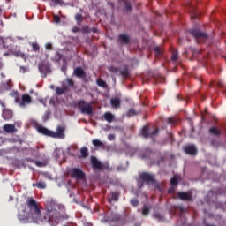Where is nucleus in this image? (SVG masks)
<instances>
[{
    "instance_id": "obj_48",
    "label": "nucleus",
    "mask_w": 226,
    "mask_h": 226,
    "mask_svg": "<svg viewBox=\"0 0 226 226\" xmlns=\"http://www.w3.org/2000/svg\"><path fill=\"white\" fill-rule=\"evenodd\" d=\"M45 47H46L47 50H51L52 49V44H50V43L46 44Z\"/></svg>"
},
{
    "instance_id": "obj_51",
    "label": "nucleus",
    "mask_w": 226,
    "mask_h": 226,
    "mask_svg": "<svg viewBox=\"0 0 226 226\" xmlns=\"http://www.w3.org/2000/svg\"><path fill=\"white\" fill-rule=\"evenodd\" d=\"M108 139L109 140H114V134H109Z\"/></svg>"
},
{
    "instance_id": "obj_8",
    "label": "nucleus",
    "mask_w": 226,
    "mask_h": 226,
    "mask_svg": "<svg viewBox=\"0 0 226 226\" xmlns=\"http://www.w3.org/2000/svg\"><path fill=\"white\" fill-rule=\"evenodd\" d=\"M39 72L46 77L47 73H50V64L49 63H41L39 64Z\"/></svg>"
},
{
    "instance_id": "obj_4",
    "label": "nucleus",
    "mask_w": 226,
    "mask_h": 226,
    "mask_svg": "<svg viewBox=\"0 0 226 226\" xmlns=\"http://www.w3.org/2000/svg\"><path fill=\"white\" fill-rule=\"evenodd\" d=\"M188 33L192 38L196 40L197 43H202V41H206V40L209 38V35H207V34L199 29H190L188 30Z\"/></svg>"
},
{
    "instance_id": "obj_23",
    "label": "nucleus",
    "mask_w": 226,
    "mask_h": 226,
    "mask_svg": "<svg viewBox=\"0 0 226 226\" xmlns=\"http://www.w3.org/2000/svg\"><path fill=\"white\" fill-rule=\"evenodd\" d=\"M8 89H11V81L2 83L1 91H8Z\"/></svg>"
},
{
    "instance_id": "obj_37",
    "label": "nucleus",
    "mask_w": 226,
    "mask_h": 226,
    "mask_svg": "<svg viewBox=\"0 0 226 226\" xmlns=\"http://www.w3.org/2000/svg\"><path fill=\"white\" fill-rule=\"evenodd\" d=\"M176 123H177V120H176V118H174V117L168 118L169 124H176Z\"/></svg>"
},
{
    "instance_id": "obj_25",
    "label": "nucleus",
    "mask_w": 226,
    "mask_h": 226,
    "mask_svg": "<svg viewBox=\"0 0 226 226\" xmlns=\"http://www.w3.org/2000/svg\"><path fill=\"white\" fill-rule=\"evenodd\" d=\"M13 55L16 57H21V59H24L25 61H26V59H27V56H26V54L22 53L20 50L13 51Z\"/></svg>"
},
{
    "instance_id": "obj_50",
    "label": "nucleus",
    "mask_w": 226,
    "mask_h": 226,
    "mask_svg": "<svg viewBox=\"0 0 226 226\" xmlns=\"http://www.w3.org/2000/svg\"><path fill=\"white\" fill-rule=\"evenodd\" d=\"M67 84H68V86H73V80L67 79Z\"/></svg>"
},
{
    "instance_id": "obj_7",
    "label": "nucleus",
    "mask_w": 226,
    "mask_h": 226,
    "mask_svg": "<svg viewBox=\"0 0 226 226\" xmlns=\"http://www.w3.org/2000/svg\"><path fill=\"white\" fill-rule=\"evenodd\" d=\"M184 153L185 154H189V156H196L197 155V147L195 145H188L183 147Z\"/></svg>"
},
{
    "instance_id": "obj_32",
    "label": "nucleus",
    "mask_w": 226,
    "mask_h": 226,
    "mask_svg": "<svg viewBox=\"0 0 226 226\" xmlns=\"http://www.w3.org/2000/svg\"><path fill=\"white\" fill-rule=\"evenodd\" d=\"M80 154H81L82 158H86L87 156V154H89L87 147H82L80 149Z\"/></svg>"
},
{
    "instance_id": "obj_17",
    "label": "nucleus",
    "mask_w": 226,
    "mask_h": 226,
    "mask_svg": "<svg viewBox=\"0 0 226 226\" xmlns=\"http://www.w3.org/2000/svg\"><path fill=\"white\" fill-rule=\"evenodd\" d=\"M114 109H121V94L114 96Z\"/></svg>"
},
{
    "instance_id": "obj_61",
    "label": "nucleus",
    "mask_w": 226,
    "mask_h": 226,
    "mask_svg": "<svg viewBox=\"0 0 226 226\" xmlns=\"http://www.w3.org/2000/svg\"><path fill=\"white\" fill-rule=\"evenodd\" d=\"M48 177L50 178V176H49Z\"/></svg>"
},
{
    "instance_id": "obj_18",
    "label": "nucleus",
    "mask_w": 226,
    "mask_h": 226,
    "mask_svg": "<svg viewBox=\"0 0 226 226\" xmlns=\"http://www.w3.org/2000/svg\"><path fill=\"white\" fill-rule=\"evenodd\" d=\"M120 75L123 77V79H128V77H130V70L128 67H124L122 70H120Z\"/></svg>"
},
{
    "instance_id": "obj_58",
    "label": "nucleus",
    "mask_w": 226,
    "mask_h": 226,
    "mask_svg": "<svg viewBox=\"0 0 226 226\" xmlns=\"http://www.w3.org/2000/svg\"><path fill=\"white\" fill-rule=\"evenodd\" d=\"M50 88H51V89H54V86H51Z\"/></svg>"
},
{
    "instance_id": "obj_41",
    "label": "nucleus",
    "mask_w": 226,
    "mask_h": 226,
    "mask_svg": "<svg viewBox=\"0 0 226 226\" xmlns=\"http://www.w3.org/2000/svg\"><path fill=\"white\" fill-rule=\"evenodd\" d=\"M54 22L55 24H59V22H61V18L57 15H54Z\"/></svg>"
},
{
    "instance_id": "obj_24",
    "label": "nucleus",
    "mask_w": 226,
    "mask_h": 226,
    "mask_svg": "<svg viewBox=\"0 0 226 226\" xmlns=\"http://www.w3.org/2000/svg\"><path fill=\"white\" fill-rule=\"evenodd\" d=\"M154 52L157 59L158 57H162V56H163V49H162L160 47L154 48Z\"/></svg>"
},
{
    "instance_id": "obj_59",
    "label": "nucleus",
    "mask_w": 226,
    "mask_h": 226,
    "mask_svg": "<svg viewBox=\"0 0 226 226\" xmlns=\"http://www.w3.org/2000/svg\"><path fill=\"white\" fill-rule=\"evenodd\" d=\"M114 72H117V68H115V69H114Z\"/></svg>"
},
{
    "instance_id": "obj_46",
    "label": "nucleus",
    "mask_w": 226,
    "mask_h": 226,
    "mask_svg": "<svg viewBox=\"0 0 226 226\" xmlns=\"http://www.w3.org/2000/svg\"><path fill=\"white\" fill-rule=\"evenodd\" d=\"M119 200V192H114V200L117 201Z\"/></svg>"
},
{
    "instance_id": "obj_3",
    "label": "nucleus",
    "mask_w": 226,
    "mask_h": 226,
    "mask_svg": "<svg viewBox=\"0 0 226 226\" xmlns=\"http://www.w3.org/2000/svg\"><path fill=\"white\" fill-rule=\"evenodd\" d=\"M37 131L42 135H47L48 137H53V139H64V127H57L56 132H54L43 126H37Z\"/></svg>"
},
{
    "instance_id": "obj_54",
    "label": "nucleus",
    "mask_w": 226,
    "mask_h": 226,
    "mask_svg": "<svg viewBox=\"0 0 226 226\" xmlns=\"http://www.w3.org/2000/svg\"><path fill=\"white\" fill-rule=\"evenodd\" d=\"M110 103H111V107H114V98H111Z\"/></svg>"
},
{
    "instance_id": "obj_20",
    "label": "nucleus",
    "mask_w": 226,
    "mask_h": 226,
    "mask_svg": "<svg viewBox=\"0 0 226 226\" xmlns=\"http://www.w3.org/2000/svg\"><path fill=\"white\" fill-rule=\"evenodd\" d=\"M141 160H147L151 158V150L146 149L140 154Z\"/></svg>"
},
{
    "instance_id": "obj_35",
    "label": "nucleus",
    "mask_w": 226,
    "mask_h": 226,
    "mask_svg": "<svg viewBox=\"0 0 226 226\" xmlns=\"http://www.w3.org/2000/svg\"><path fill=\"white\" fill-rule=\"evenodd\" d=\"M97 86H100V87H107V84L102 79H97Z\"/></svg>"
},
{
    "instance_id": "obj_5",
    "label": "nucleus",
    "mask_w": 226,
    "mask_h": 226,
    "mask_svg": "<svg viewBox=\"0 0 226 226\" xmlns=\"http://www.w3.org/2000/svg\"><path fill=\"white\" fill-rule=\"evenodd\" d=\"M78 108L80 109L81 114H87V116H91V114H93V106L89 102L79 101Z\"/></svg>"
},
{
    "instance_id": "obj_1",
    "label": "nucleus",
    "mask_w": 226,
    "mask_h": 226,
    "mask_svg": "<svg viewBox=\"0 0 226 226\" xmlns=\"http://www.w3.org/2000/svg\"><path fill=\"white\" fill-rule=\"evenodd\" d=\"M57 209H64V206L56 202L54 200H49L46 203L45 213L41 215V210L36 200L33 198L26 200V208L22 207L18 218L22 223H57L61 220V213Z\"/></svg>"
},
{
    "instance_id": "obj_28",
    "label": "nucleus",
    "mask_w": 226,
    "mask_h": 226,
    "mask_svg": "<svg viewBox=\"0 0 226 226\" xmlns=\"http://www.w3.org/2000/svg\"><path fill=\"white\" fill-rule=\"evenodd\" d=\"M123 3L124 4V10L127 11H132V4L128 0H123Z\"/></svg>"
},
{
    "instance_id": "obj_55",
    "label": "nucleus",
    "mask_w": 226,
    "mask_h": 226,
    "mask_svg": "<svg viewBox=\"0 0 226 226\" xmlns=\"http://www.w3.org/2000/svg\"><path fill=\"white\" fill-rule=\"evenodd\" d=\"M104 222H110V219H109V217H105Z\"/></svg>"
},
{
    "instance_id": "obj_11",
    "label": "nucleus",
    "mask_w": 226,
    "mask_h": 226,
    "mask_svg": "<svg viewBox=\"0 0 226 226\" xmlns=\"http://www.w3.org/2000/svg\"><path fill=\"white\" fill-rule=\"evenodd\" d=\"M91 163L94 170H102L103 169V164L96 157H91Z\"/></svg>"
},
{
    "instance_id": "obj_52",
    "label": "nucleus",
    "mask_w": 226,
    "mask_h": 226,
    "mask_svg": "<svg viewBox=\"0 0 226 226\" xmlns=\"http://www.w3.org/2000/svg\"><path fill=\"white\" fill-rule=\"evenodd\" d=\"M114 201V193L111 194V199H109L110 204Z\"/></svg>"
},
{
    "instance_id": "obj_21",
    "label": "nucleus",
    "mask_w": 226,
    "mask_h": 226,
    "mask_svg": "<svg viewBox=\"0 0 226 226\" xmlns=\"http://www.w3.org/2000/svg\"><path fill=\"white\" fill-rule=\"evenodd\" d=\"M12 116H13V113L11 112V110H9V109L3 110L4 119H11Z\"/></svg>"
},
{
    "instance_id": "obj_13",
    "label": "nucleus",
    "mask_w": 226,
    "mask_h": 226,
    "mask_svg": "<svg viewBox=\"0 0 226 226\" xmlns=\"http://www.w3.org/2000/svg\"><path fill=\"white\" fill-rule=\"evenodd\" d=\"M3 130L5 131L6 133H15V132H17L15 125L11 124H4L3 127Z\"/></svg>"
},
{
    "instance_id": "obj_27",
    "label": "nucleus",
    "mask_w": 226,
    "mask_h": 226,
    "mask_svg": "<svg viewBox=\"0 0 226 226\" xmlns=\"http://www.w3.org/2000/svg\"><path fill=\"white\" fill-rule=\"evenodd\" d=\"M66 89V85H63L62 87L56 88V94H63V93H65Z\"/></svg>"
},
{
    "instance_id": "obj_12",
    "label": "nucleus",
    "mask_w": 226,
    "mask_h": 226,
    "mask_svg": "<svg viewBox=\"0 0 226 226\" xmlns=\"http://www.w3.org/2000/svg\"><path fill=\"white\" fill-rule=\"evenodd\" d=\"M177 195L179 199H181V200H186L187 202H192V200H193L192 194L188 192H178Z\"/></svg>"
},
{
    "instance_id": "obj_34",
    "label": "nucleus",
    "mask_w": 226,
    "mask_h": 226,
    "mask_svg": "<svg viewBox=\"0 0 226 226\" xmlns=\"http://www.w3.org/2000/svg\"><path fill=\"white\" fill-rule=\"evenodd\" d=\"M177 183H179V180H177V177H173L170 181V184L172 186H177Z\"/></svg>"
},
{
    "instance_id": "obj_42",
    "label": "nucleus",
    "mask_w": 226,
    "mask_h": 226,
    "mask_svg": "<svg viewBox=\"0 0 226 226\" xmlns=\"http://www.w3.org/2000/svg\"><path fill=\"white\" fill-rule=\"evenodd\" d=\"M32 48L33 50L36 51V50H40V46L37 43H32Z\"/></svg>"
},
{
    "instance_id": "obj_56",
    "label": "nucleus",
    "mask_w": 226,
    "mask_h": 226,
    "mask_svg": "<svg viewBox=\"0 0 226 226\" xmlns=\"http://www.w3.org/2000/svg\"><path fill=\"white\" fill-rule=\"evenodd\" d=\"M119 187L122 188V190H124V186L123 185H119Z\"/></svg>"
},
{
    "instance_id": "obj_33",
    "label": "nucleus",
    "mask_w": 226,
    "mask_h": 226,
    "mask_svg": "<svg viewBox=\"0 0 226 226\" xmlns=\"http://www.w3.org/2000/svg\"><path fill=\"white\" fill-rule=\"evenodd\" d=\"M177 57H178L177 50L174 49L172 51L171 61L176 63V61H177Z\"/></svg>"
},
{
    "instance_id": "obj_45",
    "label": "nucleus",
    "mask_w": 226,
    "mask_h": 226,
    "mask_svg": "<svg viewBox=\"0 0 226 226\" xmlns=\"http://www.w3.org/2000/svg\"><path fill=\"white\" fill-rule=\"evenodd\" d=\"M53 3H55V5L59 4L60 6H63V0H51Z\"/></svg>"
},
{
    "instance_id": "obj_19",
    "label": "nucleus",
    "mask_w": 226,
    "mask_h": 226,
    "mask_svg": "<svg viewBox=\"0 0 226 226\" xmlns=\"http://www.w3.org/2000/svg\"><path fill=\"white\" fill-rule=\"evenodd\" d=\"M92 144L94 147H102V149H105V143L102 142L100 139H93Z\"/></svg>"
},
{
    "instance_id": "obj_44",
    "label": "nucleus",
    "mask_w": 226,
    "mask_h": 226,
    "mask_svg": "<svg viewBox=\"0 0 226 226\" xmlns=\"http://www.w3.org/2000/svg\"><path fill=\"white\" fill-rule=\"evenodd\" d=\"M49 116H50V112L46 111L44 116H43V121H48Z\"/></svg>"
},
{
    "instance_id": "obj_39",
    "label": "nucleus",
    "mask_w": 226,
    "mask_h": 226,
    "mask_svg": "<svg viewBox=\"0 0 226 226\" xmlns=\"http://www.w3.org/2000/svg\"><path fill=\"white\" fill-rule=\"evenodd\" d=\"M20 73H26L27 72H29V68L28 67H25V66H21L19 69Z\"/></svg>"
},
{
    "instance_id": "obj_6",
    "label": "nucleus",
    "mask_w": 226,
    "mask_h": 226,
    "mask_svg": "<svg viewBox=\"0 0 226 226\" xmlns=\"http://www.w3.org/2000/svg\"><path fill=\"white\" fill-rule=\"evenodd\" d=\"M158 129H154V131H151L149 126L145 125L142 130L140 131L141 136L144 137V139H153L154 135H158Z\"/></svg>"
},
{
    "instance_id": "obj_14",
    "label": "nucleus",
    "mask_w": 226,
    "mask_h": 226,
    "mask_svg": "<svg viewBox=\"0 0 226 226\" xmlns=\"http://www.w3.org/2000/svg\"><path fill=\"white\" fill-rule=\"evenodd\" d=\"M208 133L210 135H215V137H220V135H222V130L216 126H213L208 130Z\"/></svg>"
},
{
    "instance_id": "obj_36",
    "label": "nucleus",
    "mask_w": 226,
    "mask_h": 226,
    "mask_svg": "<svg viewBox=\"0 0 226 226\" xmlns=\"http://www.w3.org/2000/svg\"><path fill=\"white\" fill-rule=\"evenodd\" d=\"M35 165H36L37 167H45V165H47V162L36 161V162H35Z\"/></svg>"
},
{
    "instance_id": "obj_9",
    "label": "nucleus",
    "mask_w": 226,
    "mask_h": 226,
    "mask_svg": "<svg viewBox=\"0 0 226 226\" xmlns=\"http://www.w3.org/2000/svg\"><path fill=\"white\" fill-rule=\"evenodd\" d=\"M70 174L72 176V177H75L76 179H83L84 177V171L79 168H72L70 171Z\"/></svg>"
},
{
    "instance_id": "obj_26",
    "label": "nucleus",
    "mask_w": 226,
    "mask_h": 226,
    "mask_svg": "<svg viewBox=\"0 0 226 226\" xmlns=\"http://www.w3.org/2000/svg\"><path fill=\"white\" fill-rule=\"evenodd\" d=\"M74 73L76 77H84V70H82L81 68H76L74 70Z\"/></svg>"
},
{
    "instance_id": "obj_60",
    "label": "nucleus",
    "mask_w": 226,
    "mask_h": 226,
    "mask_svg": "<svg viewBox=\"0 0 226 226\" xmlns=\"http://www.w3.org/2000/svg\"><path fill=\"white\" fill-rule=\"evenodd\" d=\"M11 200H13V198H12V197H11Z\"/></svg>"
},
{
    "instance_id": "obj_2",
    "label": "nucleus",
    "mask_w": 226,
    "mask_h": 226,
    "mask_svg": "<svg viewBox=\"0 0 226 226\" xmlns=\"http://www.w3.org/2000/svg\"><path fill=\"white\" fill-rule=\"evenodd\" d=\"M139 179L140 180L138 181L139 188H143L144 183H147V185H153L155 190H161L160 183L156 181V177L154 175L147 172H142L139 174Z\"/></svg>"
},
{
    "instance_id": "obj_49",
    "label": "nucleus",
    "mask_w": 226,
    "mask_h": 226,
    "mask_svg": "<svg viewBox=\"0 0 226 226\" xmlns=\"http://www.w3.org/2000/svg\"><path fill=\"white\" fill-rule=\"evenodd\" d=\"M59 59H61V54L57 53V54L55 56V61H59Z\"/></svg>"
},
{
    "instance_id": "obj_16",
    "label": "nucleus",
    "mask_w": 226,
    "mask_h": 226,
    "mask_svg": "<svg viewBox=\"0 0 226 226\" xmlns=\"http://www.w3.org/2000/svg\"><path fill=\"white\" fill-rule=\"evenodd\" d=\"M55 158L56 160H64V152L61 148H56L55 151Z\"/></svg>"
},
{
    "instance_id": "obj_40",
    "label": "nucleus",
    "mask_w": 226,
    "mask_h": 226,
    "mask_svg": "<svg viewBox=\"0 0 226 226\" xmlns=\"http://www.w3.org/2000/svg\"><path fill=\"white\" fill-rule=\"evenodd\" d=\"M154 218H156L157 220H163V215L160 213H155Z\"/></svg>"
},
{
    "instance_id": "obj_10",
    "label": "nucleus",
    "mask_w": 226,
    "mask_h": 226,
    "mask_svg": "<svg viewBox=\"0 0 226 226\" xmlns=\"http://www.w3.org/2000/svg\"><path fill=\"white\" fill-rule=\"evenodd\" d=\"M17 102L19 107L24 108L26 105H29V103H31V96H29V94H24L22 95V100L19 102L17 101Z\"/></svg>"
},
{
    "instance_id": "obj_22",
    "label": "nucleus",
    "mask_w": 226,
    "mask_h": 226,
    "mask_svg": "<svg viewBox=\"0 0 226 226\" xmlns=\"http://www.w3.org/2000/svg\"><path fill=\"white\" fill-rule=\"evenodd\" d=\"M102 119H104L108 123H112V119H114V115H112V113H110V112H106L103 115Z\"/></svg>"
},
{
    "instance_id": "obj_31",
    "label": "nucleus",
    "mask_w": 226,
    "mask_h": 226,
    "mask_svg": "<svg viewBox=\"0 0 226 226\" xmlns=\"http://www.w3.org/2000/svg\"><path fill=\"white\" fill-rule=\"evenodd\" d=\"M150 211H151L150 207H147V206L143 207V209H142L143 216H147V215H149Z\"/></svg>"
},
{
    "instance_id": "obj_57",
    "label": "nucleus",
    "mask_w": 226,
    "mask_h": 226,
    "mask_svg": "<svg viewBox=\"0 0 226 226\" xmlns=\"http://www.w3.org/2000/svg\"><path fill=\"white\" fill-rule=\"evenodd\" d=\"M115 186L117 187V186H119V185H117V183H116V184H115Z\"/></svg>"
},
{
    "instance_id": "obj_29",
    "label": "nucleus",
    "mask_w": 226,
    "mask_h": 226,
    "mask_svg": "<svg viewBox=\"0 0 226 226\" xmlns=\"http://www.w3.org/2000/svg\"><path fill=\"white\" fill-rule=\"evenodd\" d=\"M139 113L134 109H131L127 111L126 116L127 117H133V116H137Z\"/></svg>"
},
{
    "instance_id": "obj_38",
    "label": "nucleus",
    "mask_w": 226,
    "mask_h": 226,
    "mask_svg": "<svg viewBox=\"0 0 226 226\" xmlns=\"http://www.w3.org/2000/svg\"><path fill=\"white\" fill-rule=\"evenodd\" d=\"M131 204H132V206H133L134 207H137V206H139V200H137V199H132V200H131Z\"/></svg>"
},
{
    "instance_id": "obj_30",
    "label": "nucleus",
    "mask_w": 226,
    "mask_h": 226,
    "mask_svg": "<svg viewBox=\"0 0 226 226\" xmlns=\"http://www.w3.org/2000/svg\"><path fill=\"white\" fill-rule=\"evenodd\" d=\"M33 186H36L37 188H41V190L47 188V185L44 182H39L37 184H33Z\"/></svg>"
},
{
    "instance_id": "obj_47",
    "label": "nucleus",
    "mask_w": 226,
    "mask_h": 226,
    "mask_svg": "<svg viewBox=\"0 0 226 226\" xmlns=\"http://www.w3.org/2000/svg\"><path fill=\"white\" fill-rule=\"evenodd\" d=\"M76 20H77V22H80L82 20V15L77 14L76 15Z\"/></svg>"
},
{
    "instance_id": "obj_15",
    "label": "nucleus",
    "mask_w": 226,
    "mask_h": 226,
    "mask_svg": "<svg viewBox=\"0 0 226 226\" xmlns=\"http://www.w3.org/2000/svg\"><path fill=\"white\" fill-rule=\"evenodd\" d=\"M119 41L122 45H128V43H130V36L128 34H122L119 35Z\"/></svg>"
},
{
    "instance_id": "obj_53",
    "label": "nucleus",
    "mask_w": 226,
    "mask_h": 226,
    "mask_svg": "<svg viewBox=\"0 0 226 226\" xmlns=\"http://www.w3.org/2000/svg\"><path fill=\"white\" fill-rule=\"evenodd\" d=\"M218 87H223V83H222L221 81L218 82Z\"/></svg>"
},
{
    "instance_id": "obj_43",
    "label": "nucleus",
    "mask_w": 226,
    "mask_h": 226,
    "mask_svg": "<svg viewBox=\"0 0 226 226\" xmlns=\"http://www.w3.org/2000/svg\"><path fill=\"white\" fill-rule=\"evenodd\" d=\"M117 172H126V168L124 166H118Z\"/></svg>"
}]
</instances>
